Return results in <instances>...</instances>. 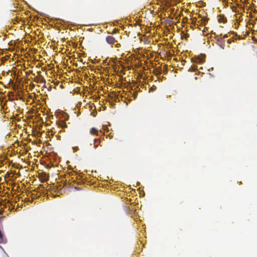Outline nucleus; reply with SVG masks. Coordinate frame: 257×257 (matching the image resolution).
<instances>
[{"mask_svg":"<svg viewBox=\"0 0 257 257\" xmlns=\"http://www.w3.org/2000/svg\"><path fill=\"white\" fill-rule=\"evenodd\" d=\"M134 97L136 98L137 97V92H135L134 93Z\"/></svg>","mask_w":257,"mask_h":257,"instance_id":"obj_11","label":"nucleus"},{"mask_svg":"<svg viewBox=\"0 0 257 257\" xmlns=\"http://www.w3.org/2000/svg\"><path fill=\"white\" fill-rule=\"evenodd\" d=\"M106 41L110 45H112L117 42L115 38L112 36H107L106 37Z\"/></svg>","mask_w":257,"mask_h":257,"instance_id":"obj_2","label":"nucleus"},{"mask_svg":"<svg viewBox=\"0 0 257 257\" xmlns=\"http://www.w3.org/2000/svg\"><path fill=\"white\" fill-rule=\"evenodd\" d=\"M117 32H118V30H117V29H114L112 31V33H111V34H115V33H116Z\"/></svg>","mask_w":257,"mask_h":257,"instance_id":"obj_10","label":"nucleus"},{"mask_svg":"<svg viewBox=\"0 0 257 257\" xmlns=\"http://www.w3.org/2000/svg\"><path fill=\"white\" fill-rule=\"evenodd\" d=\"M34 81L36 82L40 83H45V80L43 76H40V77H36L35 78Z\"/></svg>","mask_w":257,"mask_h":257,"instance_id":"obj_4","label":"nucleus"},{"mask_svg":"<svg viewBox=\"0 0 257 257\" xmlns=\"http://www.w3.org/2000/svg\"><path fill=\"white\" fill-rule=\"evenodd\" d=\"M39 175L41 182H44L48 180L49 176L46 173L42 172Z\"/></svg>","mask_w":257,"mask_h":257,"instance_id":"obj_3","label":"nucleus"},{"mask_svg":"<svg viewBox=\"0 0 257 257\" xmlns=\"http://www.w3.org/2000/svg\"><path fill=\"white\" fill-rule=\"evenodd\" d=\"M72 179L73 181H74V182L75 181L76 179H74V177H72Z\"/></svg>","mask_w":257,"mask_h":257,"instance_id":"obj_12","label":"nucleus"},{"mask_svg":"<svg viewBox=\"0 0 257 257\" xmlns=\"http://www.w3.org/2000/svg\"><path fill=\"white\" fill-rule=\"evenodd\" d=\"M204 61H205L204 59H202V58H201V59L199 58L197 60V62L198 63H200V64L203 63Z\"/></svg>","mask_w":257,"mask_h":257,"instance_id":"obj_7","label":"nucleus"},{"mask_svg":"<svg viewBox=\"0 0 257 257\" xmlns=\"http://www.w3.org/2000/svg\"><path fill=\"white\" fill-rule=\"evenodd\" d=\"M100 143V140L99 139H95L94 140L93 147L95 149L97 148L98 145Z\"/></svg>","mask_w":257,"mask_h":257,"instance_id":"obj_6","label":"nucleus"},{"mask_svg":"<svg viewBox=\"0 0 257 257\" xmlns=\"http://www.w3.org/2000/svg\"><path fill=\"white\" fill-rule=\"evenodd\" d=\"M218 22L220 25H219V28L217 29L215 32H214V35L215 36V43L217 45L220 47V48L224 49L225 46V41L224 40V38H225V34L223 35L221 32L220 29L223 28V26H222L221 24H224L225 23V16L222 14L218 16Z\"/></svg>","mask_w":257,"mask_h":257,"instance_id":"obj_1","label":"nucleus"},{"mask_svg":"<svg viewBox=\"0 0 257 257\" xmlns=\"http://www.w3.org/2000/svg\"><path fill=\"white\" fill-rule=\"evenodd\" d=\"M90 134L92 135L98 136V130L96 128L92 127L90 130Z\"/></svg>","mask_w":257,"mask_h":257,"instance_id":"obj_5","label":"nucleus"},{"mask_svg":"<svg viewBox=\"0 0 257 257\" xmlns=\"http://www.w3.org/2000/svg\"><path fill=\"white\" fill-rule=\"evenodd\" d=\"M231 34L234 35V32H228V34H226V35H225L226 38L228 37L229 36H230Z\"/></svg>","mask_w":257,"mask_h":257,"instance_id":"obj_9","label":"nucleus"},{"mask_svg":"<svg viewBox=\"0 0 257 257\" xmlns=\"http://www.w3.org/2000/svg\"><path fill=\"white\" fill-rule=\"evenodd\" d=\"M233 36L232 38H230L227 40V42L228 44H230L232 42H234V40L233 39Z\"/></svg>","mask_w":257,"mask_h":257,"instance_id":"obj_8","label":"nucleus"},{"mask_svg":"<svg viewBox=\"0 0 257 257\" xmlns=\"http://www.w3.org/2000/svg\"><path fill=\"white\" fill-rule=\"evenodd\" d=\"M53 190L55 191L56 189L55 188H53Z\"/></svg>","mask_w":257,"mask_h":257,"instance_id":"obj_13","label":"nucleus"}]
</instances>
